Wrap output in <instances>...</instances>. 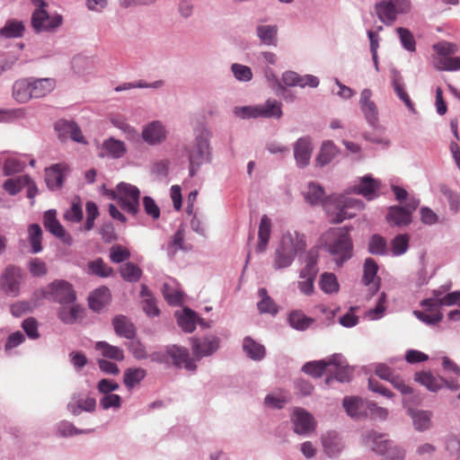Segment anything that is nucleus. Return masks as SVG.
Returning a JSON list of instances; mask_svg holds the SVG:
<instances>
[{"instance_id": "f257e3e1", "label": "nucleus", "mask_w": 460, "mask_h": 460, "mask_svg": "<svg viewBox=\"0 0 460 460\" xmlns=\"http://www.w3.org/2000/svg\"><path fill=\"white\" fill-rule=\"evenodd\" d=\"M304 198L310 205H317L323 202V208L333 224L342 222L347 218L356 216L357 211L364 208L363 202L358 199L348 197L346 195H333L324 200L323 188L315 182H309L306 189L303 191Z\"/></svg>"}, {"instance_id": "ea45409f", "label": "nucleus", "mask_w": 460, "mask_h": 460, "mask_svg": "<svg viewBox=\"0 0 460 460\" xmlns=\"http://www.w3.org/2000/svg\"><path fill=\"white\" fill-rule=\"evenodd\" d=\"M86 272L90 275L98 276L101 278H108L112 276L113 269L108 266L102 258L90 261L87 263Z\"/></svg>"}, {"instance_id": "aec40b11", "label": "nucleus", "mask_w": 460, "mask_h": 460, "mask_svg": "<svg viewBox=\"0 0 460 460\" xmlns=\"http://www.w3.org/2000/svg\"><path fill=\"white\" fill-rule=\"evenodd\" d=\"M279 245L292 253L295 258L298 253L305 252L306 247L305 235L296 231L284 234Z\"/></svg>"}, {"instance_id": "e2e57ef3", "label": "nucleus", "mask_w": 460, "mask_h": 460, "mask_svg": "<svg viewBox=\"0 0 460 460\" xmlns=\"http://www.w3.org/2000/svg\"><path fill=\"white\" fill-rule=\"evenodd\" d=\"M162 293L169 305H177L181 304L182 298L181 292L173 289L169 284H164Z\"/></svg>"}, {"instance_id": "6e6552de", "label": "nucleus", "mask_w": 460, "mask_h": 460, "mask_svg": "<svg viewBox=\"0 0 460 460\" xmlns=\"http://www.w3.org/2000/svg\"><path fill=\"white\" fill-rule=\"evenodd\" d=\"M23 279L22 270L13 264L7 265L0 276V289L6 295L17 296Z\"/></svg>"}, {"instance_id": "774afa93", "label": "nucleus", "mask_w": 460, "mask_h": 460, "mask_svg": "<svg viewBox=\"0 0 460 460\" xmlns=\"http://www.w3.org/2000/svg\"><path fill=\"white\" fill-rule=\"evenodd\" d=\"M385 456L384 460H404L405 459V450L398 447L392 441L391 445H389V448L383 455Z\"/></svg>"}, {"instance_id": "79ce46f5", "label": "nucleus", "mask_w": 460, "mask_h": 460, "mask_svg": "<svg viewBox=\"0 0 460 460\" xmlns=\"http://www.w3.org/2000/svg\"><path fill=\"white\" fill-rule=\"evenodd\" d=\"M295 257L292 253L288 252L286 250L278 245L274 252L272 267L276 270L288 268L294 261Z\"/></svg>"}, {"instance_id": "a211bd4d", "label": "nucleus", "mask_w": 460, "mask_h": 460, "mask_svg": "<svg viewBox=\"0 0 460 460\" xmlns=\"http://www.w3.org/2000/svg\"><path fill=\"white\" fill-rule=\"evenodd\" d=\"M378 265L372 258H367L363 265L362 282L365 286L369 287V295L367 298L372 297L379 289L380 279L376 278Z\"/></svg>"}, {"instance_id": "09e8293b", "label": "nucleus", "mask_w": 460, "mask_h": 460, "mask_svg": "<svg viewBox=\"0 0 460 460\" xmlns=\"http://www.w3.org/2000/svg\"><path fill=\"white\" fill-rule=\"evenodd\" d=\"M197 319L198 315L194 311L190 308H184L182 313L178 316L177 322L184 332H191L195 330Z\"/></svg>"}, {"instance_id": "4be33fe9", "label": "nucleus", "mask_w": 460, "mask_h": 460, "mask_svg": "<svg viewBox=\"0 0 460 460\" xmlns=\"http://www.w3.org/2000/svg\"><path fill=\"white\" fill-rule=\"evenodd\" d=\"M365 446L378 455H385L391 445L392 440L387 438L386 434L378 433L375 430L367 431L363 437Z\"/></svg>"}, {"instance_id": "c9c22d12", "label": "nucleus", "mask_w": 460, "mask_h": 460, "mask_svg": "<svg viewBox=\"0 0 460 460\" xmlns=\"http://www.w3.org/2000/svg\"><path fill=\"white\" fill-rule=\"evenodd\" d=\"M288 320L293 329L301 332L307 330L315 322L314 318L306 316L300 310L290 312Z\"/></svg>"}, {"instance_id": "6e6d98bb", "label": "nucleus", "mask_w": 460, "mask_h": 460, "mask_svg": "<svg viewBox=\"0 0 460 460\" xmlns=\"http://www.w3.org/2000/svg\"><path fill=\"white\" fill-rule=\"evenodd\" d=\"M410 237L406 234L396 235L390 243L391 253L394 256H401L409 249Z\"/></svg>"}, {"instance_id": "e433bc0d", "label": "nucleus", "mask_w": 460, "mask_h": 460, "mask_svg": "<svg viewBox=\"0 0 460 460\" xmlns=\"http://www.w3.org/2000/svg\"><path fill=\"white\" fill-rule=\"evenodd\" d=\"M258 296L261 300L257 304L260 314H269L275 316L279 312V307L274 300L268 295L266 288H261L258 290Z\"/></svg>"}, {"instance_id": "cd10ccee", "label": "nucleus", "mask_w": 460, "mask_h": 460, "mask_svg": "<svg viewBox=\"0 0 460 460\" xmlns=\"http://www.w3.org/2000/svg\"><path fill=\"white\" fill-rule=\"evenodd\" d=\"M96 407V401L93 397L82 398L79 395H73L67 404L68 411L74 415H79L83 411H93Z\"/></svg>"}, {"instance_id": "f8f14e48", "label": "nucleus", "mask_w": 460, "mask_h": 460, "mask_svg": "<svg viewBox=\"0 0 460 460\" xmlns=\"http://www.w3.org/2000/svg\"><path fill=\"white\" fill-rule=\"evenodd\" d=\"M290 419L294 425V432L299 436L306 437L315 430L316 421L314 417L303 408H295Z\"/></svg>"}, {"instance_id": "ddd939ff", "label": "nucleus", "mask_w": 460, "mask_h": 460, "mask_svg": "<svg viewBox=\"0 0 460 460\" xmlns=\"http://www.w3.org/2000/svg\"><path fill=\"white\" fill-rule=\"evenodd\" d=\"M168 131L160 120H153L144 126L141 133L142 139L150 146H157L167 138Z\"/></svg>"}, {"instance_id": "a19ab883", "label": "nucleus", "mask_w": 460, "mask_h": 460, "mask_svg": "<svg viewBox=\"0 0 460 460\" xmlns=\"http://www.w3.org/2000/svg\"><path fill=\"white\" fill-rule=\"evenodd\" d=\"M439 190L448 203L451 213L457 214L460 211V192L452 190L446 184L439 185Z\"/></svg>"}, {"instance_id": "4d7b16f0", "label": "nucleus", "mask_w": 460, "mask_h": 460, "mask_svg": "<svg viewBox=\"0 0 460 460\" xmlns=\"http://www.w3.org/2000/svg\"><path fill=\"white\" fill-rule=\"evenodd\" d=\"M288 402V397L281 392L270 393L265 396L263 401L265 407L278 410L284 408Z\"/></svg>"}, {"instance_id": "c85d7f7f", "label": "nucleus", "mask_w": 460, "mask_h": 460, "mask_svg": "<svg viewBox=\"0 0 460 460\" xmlns=\"http://www.w3.org/2000/svg\"><path fill=\"white\" fill-rule=\"evenodd\" d=\"M65 169L66 166L59 164L46 169L45 181L49 190H57L61 189L64 181Z\"/></svg>"}, {"instance_id": "69168bd1", "label": "nucleus", "mask_w": 460, "mask_h": 460, "mask_svg": "<svg viewBox=\"0 0 460 460\" xmlns=\"http://www.w3.org/2000/svg\"><path fill=\"white\" fill-rule=\"evenodd\" d=\"M100 405L103 410L111 408L119 409L121 406V397L112 393L102 394L100 400Z\"/></svg>"}, {"instance_id": "8fccbe9b", "label": "nucleus", "mask_w": 460, "mask_h": 460, "mask_svg": "<svg viewBox=\"0 0 460 460\" xmlns=\"http://www.w3.org/2000/svg\"><path fill=\"white\" fill-rule=\"evenodd\" d=\"M367 249L373 255L384 256L388 253L387 242L380 234H373L370 237Z\"/></svg>"}, {"instance_id": "a18cd8bd", "label": "nucleus", "mask_w": 460, "mask_h": 460, "mask_svg": "<svg viewBox=\"0 0 460 460\" xmlns=\"http://www.w3.org/2000/svg\"><path fill=\"white\" fill-rule=\"evenodd\" d=\"M320 288L328 295L337 294L340 290V285L334 273L324 272L321 275L319 280Z\"/></svg>"}, {"instance_id": "052dcab7", "label": "nucleus", "mask_w": 460, "mask_h": 460, "mask_svg": "<svg viewBox=\"0 0 460 460\" xmlns=\"http://www.w3.org/2000/svg\"><path fill=\"white\" fill-rule=\"evenodd\" d=\"M230 69L234 78L239 82H250L252 79V69L245 65L234 63Z\"/></svg>"}, {"instance_id": "3c124183", "label": "nucleus", "mask_w": 460, "mask_h": 460, "mask_svg": "<svg viewBox=\"0 0 460 460\" xmlns=\"http://www.w3.org/2000/svg\"><path fill=\"white\" fill-rule=\"evenodd\" d=\"M434 66L438 70L456 71L460 70V58L458 57H436Z\"/></svg>"}, {"instance_id": "bb28decb", "label": "nucleus", "mask_w": 460, "mask_h": 460, "mask_svg": "<svg viewBox=\"0 0 460 460\" xmlns=\"http://www.w3.org/2000/svg\"><path fill=\"white\" fill-rule=\"evenodd\" d=\"M31 87V77L16 80L13 84L12 95L13 99L20 103L28 102L31 99H33Z\"/></svg>"}, {"instance_id": "39448f33", "label": "nucleus", "mask_w": 460, "mask_h": 460, "mask_svg": "<svg viewBox=\"0 0 460 460\" xmlns=\"http://www.w3.org/2000/svg\"><path fill=\"white\" fill-rule=\"evenodd\" d=\"M44 298L60 304L71 305L75 301L76 296L73 286L66 280H55L42 290Z\"/></svg>"}, {"instance_id": "de8ad7c7", "label": "nucleus", "mask_w": 460, "mask_h": 460, "mask_svg": "<svg viewBox=\"0 0 460 460\" xmlns=\"http://www.w3.org/2000/svg\"><path fill=\"white\" fill-rule=\"evenodd\" d=\"M29 182V175L23 174L5 181L3 184L4 190L10 195L18 194Z\"/></svg>"}, {"instance_id": "5701e85b", "label": "nucleus", "mask_w": 460, "mask_h": 460, "mask_svg": "<svg viewBox=\"0 0 460 460\" xmlns=\"http://www.w3.org/2000/svg\"><path fill=\"white\" fill-rule=\"evenodd\" d=\"M372 92L369 89H364L360 94V107L367 121L375 127L378 120V111L376 103L371 100Z\"/></svg>"}, {"instance_id": "0eeeda50", "label": "nucleus", "mask_w": 460, "mask_h": 460, "mask_svg": "<svg viewBox=\"0 0 460 460\" xmlns=\"http://www.w3.org/2000/svg\"><path fill=\"white\" fill-rule=\"evenodd\" d=\"M119 190V205L120 208L133 217H137L140 210V190L137 187L119 182L117 185Z\"/></svg>"}, {"instance_id": "49530a36", "label": "nucleus", "mask_w": 460, "mask_h": 460, "mask_svg": "<svg viewBox=\"0 0 460 460\" xmlns=\"http://www.w3.org/2000/svg\"><path fill=\"white\" fill-rule=\"evenodd\" d=\"M113 326L117 334L119 336L131 339L135 334L133 324L123 315L116 316L113 319Z\"/></svg>"}, {"instance_id": "20e7f679", "label": "nucleus", "mask_w": 460, "mask_h": 460, "mask_svg": "<svg viewBox=\"0 0 460 460\" xmlns=\"http://www.w3.org/2000/svg\"><path fill=\"white\" fill-rule=\"evenodd\" d=\"M332 238L326 243L328 252L334 256L338 265H341L345 261L352 256L353 244L347 228H335L330 231Z\"/></svg>"}, {"instance_id": "1a4fd4ad", "label": "nucleus", "mask_w": 460, "mask_h": 460, "mask_svg": "<svg viewBox=\"0 0 460 460\" xmlns=\"http://www.w3.org/2000/svg\"><path fill=\"white\" fill-rule=\"evenodd\" d=\"M62 22V15H49L45 8H36L31 19V27L36 33L56 31Z\"/></svg>"}, {"instance_id": "7c9ffc66", "label": "nucleus", "mask_w": 460, "mask_h": 460, "mask_svg": "<svg viewBox=\"0 0 460 460\" xmlns=\"http://www.w3.org/2000/svg\"><path fill=\"white\" fill-rule=\"evenodd\" d=\"M271 234V220L267 215H263L261 218L259 231H258V238L259 242L256 245V252L258 253H262L267 250Z\"/></svg>"}, {"instance_id": "58836bf2", "label": "nucleus", "mask_w": 460, "mask_h": 460, "mask_svg": "<svg viewBox=\"0 0 460 460\" xmlns=\"http://www.w3.org/2000/svg\"><path fill=\"white\" fill-rule=\"evenodd\" d=\"M24 31L25 26L22 21L8 20L0 30V36L5 39L20 38Z\"/></svg>"}, {"instance_id": "423d86ee", "label": "nucleus", "mask_w": 460, "mask_h": 460, "mask_svg": "<svg viewBox=\"0 0 460 460\" xmlns=\"http://www.w3.org/2000/svg\"><path fill=\"white\" fill-rule=\"evenodd\" d=\"M410 9L408 0H382L375 4V11L378 19L385 25H392L400 13Z\"/></svg>"}, {"instance_id": "680f3d73", "label": "nucleus", "mask_w": 460, "mask_h": 460, "mask_svg": "<svg viewBox=\"0 0 460 460\" xmlns=\"http://www.w3.org/2000/svg\"><path fill=\"white\" fill-rule=\"evenodd\" d=\"M25 164L16 158H7L3 165V172L5 176H10L24 170Z\"/></svg>"}, {"instance_id": "338daca9", "label": "nucleus", "mask_w": 460, "mask_h": 460, "mask_svg": "<svg viewBox=\"0 0 460 460\" xmlns=\"http://www.w3.org/2000/svg\"><path fill=\"white\" fill-rule=\"evenodd\" d=\"M434 49L437 52V57H448L456 54L458 47L455 43L442 41L434 45Z\"/></svg>"}, {"instance_id": "a878e982", "label": "nucleus", "mask_w": 460, "mask_h": 460, "mask_svg": "<svg viewBox=\"0 0 460 460\" xmlns=\"http://www.w3.org/2000/svg\"><path fill=\"white\" fill-rule=\"evenodd\" d=\"M380 187L377 180L374 179L371 175H365L358 179V183L353 187V191L357 194L362 195L367 199H373L376 197V191Z\"/></svg>"}, {"instance_id": "9b49d317", "label": "nucleus", "mask_w": 460, "mask_h": 460, "mask_svg": "<svg viewBox=\"0 0 460 460\" xmlns=\"http://www.w3.org/2000/svg\"><path fill=\"white\" fill-rule=\"evenodd\" d=\"M320 443L323 454L331 459L338 458L345 448L343 438L336 430H327L322 433Z\"/></svg>"}, {"instance_id": "6ab92c4d", "label": "nucleus", "mask_w": 460, "mask_h": 460, "mask_svg": "<svg viewBox=\"0 0 460 460\" xmlns=\"http://www.w3.org/2000/svg\"><path fill=\"white\" fill-rule=\"evenodd\" d=\"M331 365H334L339 368H343L344 361L341 355L335 354L332 356V358L330 359L329 361H310L303 366L302 370L314 377H319L323 375L326 368Z\"/></svg>"}, {"instance_id": "13d9d810", "label": "nucleus", "mask_w": 460, "mask_h": 460, "mask_svg": "<svg viewBox=\"0 0 460 460\" xmlns=\"http://www.w3.org/2000/svg\"><path fill=\"white\" fill-rule=\"evenodd\" d=\"M318 254L316 252L309 251L306 254L305 266L300 270L299 278L305 276L316 277L318 273L317 268Z\"/></svg>"}, {"instance_id": "603ef678", "label": "nucleus", "mask_w": 460, "mask_h": 460, "mask_svg": "<svg viewBox=\"0 0 460 460\" xmlns=\"http://www.w3.org/2000/svg\"><path fill=\"white\" fill-rule=\"evenodd\" d=\"M119 273L124 280L137 282L141 279L142 270L133 262H126L119 268Z\"/></svg>"}, {"instance_id": "f3484780", "label": "nucleus", "mask_w": 460, "mask_h": 460, "mask_svg": "<svg viewBox=\"0 0 460 460\" xmlns=\"http://www.w3.org/2000/svg\"><path fill=\"white\" fill-rule=\"evenodd\" d=\"M55 130L62 141L71 138L77 143H85L82 131L75 121L59 119L55 123Z\"/></svg>"}, {"instance_id": "2eb2a0df", "label": "nucleus", "mask_w": 460, "mask_h": 460, "mask_svg": "<svg viewBox=\"0 0 460 460\" xmlns=\"http://www.w3.org/2000/svg\"><path fill=\"white\" fill-rule=\"evenodd\" d=\"M407 414L412 420V425L417 431L423 432L430 429L433 416L432 411L428 410L414 409L408 405V400L405 398L402 402Z\"/></svg>"}, {"instance_id": "393cba45", "label": "nucleus", "mask_w": 460, "mask_h": 460, "mask_svg": "<svg viewBox=\"0 0 460 460\" xmlns=\"http://www.w3.org/2000/svg\"><path fill=\"white\" fill-rule=\"evenodd\" d=\"M368 402L358 396H345L342 400V405L347 414L356 420H359L367 414Z\"/></svg>"}, {"instance_id": "c756f323", "label": "nucleus", "mask_w": 460, "mask_h": 460, "mask_svg": "<svg viewBox=\"0 0 460 460\" xmlns=\"http://www.w3.org/2000/svg\"><path fill=\"white\" fill-rule=\"evenodd\" d=\"M84 308L75 304L61 305L58 312V318L66 324H73L83 318Z\"/></svg>"}, {"instance_id": "c03bdc74", "label": "nucleus", "mask_w": 460, "mask_h": 460, "mask_svg": "<svg viewBox=\"0 0 460 460\" xmlns=\"http://www.w3.org/2000/svg\"><path fill=\"white\" fill-rule=\"evenodd\" d=\"M146 376V371L143 368H127L123 375V383L128 390L138 385Z\"/></svg>"}, {"instance_id": "0e129e2a", "label": "nucleus", "mask_w": 460, "mask_h": 460, "mask_svg": "<svg viewBox=\"0 0 460 460\" xmlns=\"http://www.w3.org/2000/svg\"><path fill=\"white\" fill-rule=\"evenodd\" d=\"M129 258V251L121 245H113L110 250V260L114 263L123 262Z\"/></svg>"}, {"instance_id": "412c9836", "label": "nucleus", "mask_w": 460, "mask_h": 460, "mask_svg": "<svg viewBox=\"0 0 460 460\" xmlns=\"http://www.w3.org/2000/svg\"><path fill=\"white\" fill-rule=\"evenodd\" d=\"M280 83L284 87L300 86L304 88L308 85L315 88L319 85V79L312 75L302 76L294 71H286L282 74Z\"/></svg>"}, {"instance_id": "b1692460", "label": "nucleus", "mask_w": 460, "mask_h": 460, "mask_svg": "<svg viewBox=\"0 0 460 460\" xmlns=\"http://www.w3.org/2000/svg\"><path fill=\"white\" fill-rule=\"evenodd\" d=\"M279 27L276 24L259 23L255 28L256 37L261 45L269 47H277L278 45Z\"/></svg>"}, {"instance_id": "2f4dec72", "label": "nucleus", "mask_w": 460, "mask_h": 460, "mask_svg": "<svg viewBox=\"0 0 460 460\" xmlns=\"http://www.w3.org/2000/svg\"><path fill=\"white\" fill-rule=\"evenodd\" d=\"M414 380L432 393H437L444 387V377L435 376L430 372H418Z\"/></svg>"}, {"instance_id": "dca6fc26", "label": "nucleus", "mask_w": 460, "mask_h": 460, "mask_svg": "<svg viewBox=\"0 0 460 460\" xmlns=\"http://www.w3.org/2000/svg\"><path fill=\"white\" fill-rule=\"evenodd\" d=\"M314 146L310 137H299L294 144V157L298 168L309 165Z\"/></svg>"}, {"instance_id": "473e14b6", "label": "nucleus", "mask_w": 460, "mask_h": 460, "mask_svg": "<svg viewBox=\"0 0 460 460\" xmlns=\"http://www.w3.org/2000/svg\"><path fill=\"white\" fill-rule=\"evenodd\" d=\"M339 150L330 140L323 142L315 158V166L323 167L329 164L338 155Z\"/></svg>"}, {"instance_id": "9d476101", "label": "nucleus", "mask_w": 460, "mask_h": 460, "mask_svg": "<svg viewBox=\"0 0 460 460\" xmlns=\"http://www.w3.org/2000/svg\"><path fill=\"white\" fill-rule=\"evenodd\" d=\"M209 143L203 137H198L189 153L190 175L193 177L201 164L208 161Z\"/></svg>"}, {"instance_id": "4468645a", "label": "nucleus", "mask_w": 460, "mask_h": 460, "mask_svg": "<svg viewBox=\"0 0 460 460\" xmlns=\"http://www.w3.org/2000/svg\"><path fill=\"white\" fill-rule=\"evenodd\" d=\"M43 225L47 230L59 238L64 243L68 245L73 243L72 236L57 219V212L55 209H49L44 213Z\"/></svg>"}, {"instance_id": "7ed1b4c3", "label": "nucleus", "mask_w": 460, "mask_h": 460, "mask_svg": "<svg viewBox=\"0 0 460 460\" xmlns=\"http://www.w3.org/2000/svg\"><path fill=\"white\" fill-rule=\"evenodd\" d=\"M234 114L242 119H276L282 117V103L274 99L267 100L263 104L234 107Z\"/></svg>"}, {"instance_id": "4c0bfd02", "label": "nucleus", "mask_w": 460, "mask_h": 460, "mask_svg": "<svg viewBox=\"0 0 460 460\" xmlns=\"http://www.w3.org/2000/svg\"><path fill=\"white\" fill-rule=\"evenodd\" d=\"M386 219L389 224L394 226H407L411 222V216L402 207H391Z\"/></svg>"}, {"instance_id": "72a5a7b5", "label": "nucleus", "mask_w": 460, "mask_h": 460, "mask_svg": "<svg viewBox=\"0 0 460 460\" xmlns=\"http://www.w3.org/2000/svg\"><path fill=\"white\" fill-rule=\"evenodd\" d=\"M32 84L33 98H41L52 92L56 86V81L53 78H34L31 77Z\"/></svg>"}, {"instance_id": "864d4df0", "label": "nucleus", "mask_w": 460, "mask_h": 460, "mask_svg": "<svg viewBox=\"0 0 460 460\" xmlns=\"http://www.w3.org/2000/svg\"><path fill=\"white\" fill-rule=\"evenodd\" d=\"M64 218L74 223H78L83 219L82 201L79 197L73 198L71 207L64 213Z\"/></svg>"}, {"instance_id": "37998d69", "label": "nucleus", "mask_w": 460, "mask_h": 460, "mask_svg": "<svg viewBox=\"0 0 460 460\" xmlns=\"http://www.w3.org/2000/svg\"><path fill=\"white\" fill-rule=\"evenodd\" d=\"M102 149L106 152L107 155L112 158H120L127 151L125 143L113 137L103 142Z\"/></svg>"}, {"instance_id": "f03ea898", "label": "nucleus", "mask_w": 460, "mask_h": 460, "mask_svg": "<svg viewBox=\"0 0 460 460\" xmlns=\"http://www.w3.org/2000/svg\"><path fill=\"white\" fill-rule=\"evenodd\" d=\"M131 352L137 359L150 358L153 362L169 365L171 362L177 367H183L188 371H194L196 362L204 357L216 352L218 347H191V353L187 347H167L165 351L148 353L146 347H130Z\"/></svg>"}, {"instance_id": "f704fd0d", "label": "nucleus", "mask_w": 460, "mask_h": 460, "mask_svg": "<svg viewBox=\"0 0 460 460\" xmlns=\"http://www.w3.org/2000/svg\"><path fill=\"white\" fill-rule=\"evenodd\" d=\"M110 297L108 288H97L89 296V306L94 312H100L109 303Z\"/></svg>"}, {"instance_id": "bf43d9fd", "label": "nucleus", "mask_w": 460, "mask_h": 460, "mask_svg": "<svg viewBox=\"0 0 460 460\" xmlns=\"http://www.w3.org/2000/svg\"><path fill=\"white\" fill-rule=\"evenodd\" d=\"M91 429H76L71 422L64 420L58 425V434L59 437L66 438L80 434L90 433Z\"/></svg>"}, {"instance_id": "5fc2aeb1", "label": "nucleus", "mask_w": 460, "mask_h": 460, "mask_svg": "<svg viewBox=\"0 0 460 460\" xmlns=\"http://www.w3.org/2000/svg\"><path fill=\"white\" fill-rule=\"evenodd\" d=\"M29 234V241L31 245V252L38 253L41 252V239H42V231L38 224H31L28 228Z\"/></svg>"}]
</instances>
